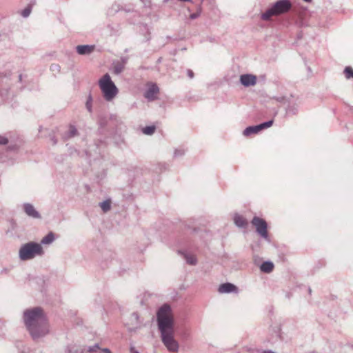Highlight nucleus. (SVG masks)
<instances>
[{
    "mask_svg": "<svg viewBox=\"0 0 353 353\" xmlns=\"http://www.w3.org/2000/svg\"><path fill=\"white\" fill-rule=\"evenodd\" d=\"M188 77H189L190 79L193 78V77H194V73H193L192 70H188Z\"/></svg>",
    "mask_w": 353,
    "mask_h": 353,
    "instance_id": "36",
    "label": "nucleus"
},
{
    "mask_svg": "<svg viewBox=\"0 0 353 353\" xmlns=\"http://www.w3.org/2000/svg\"><path fill=\"white\" fill-rule=\"evenodd\" d=\"M140 31H141L143 32V34H144V36H145V39H144L143 41H150V29L148 27V26L145 25V24L141 25L140 26Z\"/></svg>",
    "mask_w": 353,
    "mask_h": 353,
    "instance_id": "23",
    "label": "nucleus"
},
{
    "mask_svg": "<svg viewBox=\"0 0 353 353\" xmlns=\"http://www.w3.org/2000/svg\"><path fill=\"white\" fill-rule=\"evenodd\" d=\"M157 321L161 335L174 333V319L170 305H162L157 312Z\"/></svg>",
    "mask_w": 353,
    "mask_h": 353,
    "instance_id": "2",
    "label": "nucleus"
},
{
    "mask_svg": "<svg viewBox=\"0 0 353 353\" xmlns=\"http://www.w3.org/2000/svg\"><path fill=\"white\" fill-rule=\"evenodd\" d=\"M19 81H21V79H22V75L21 74L19 75Z\"/></svg>",
    "mask_w": 353,
    "mask_h": 353,
    "instance_id": "44",
    "label": "nucleus"
},
{
    "mask_svg": "<svg viewBox=\"0 0 353 353\" xmlns=\"http://www.w3.org/2000/svg\"><path fill=\"white\" fill-rule=\"evenodd\" d=\"M99 86L103 99L108 102L113 101L119 94V89L106 73L99 80Z\"/></svg>",
    "mask_w": 353,
    "mask_h": 353,
    "instance_id": "3",
    "label": "nucleus"
},
{
    "mask_svg": "<svg viewBox=\"0 0 353 353\" xmlns=\"http://www.w3.org/2000/svg\"><path fill=\"white\" fill-rule=\"evenodd\" d=\"M343 73L347 79L353 78V69L350 66H347L343 70Z\"/></svg>",
    "mask_w": 353,
    "mask_h": 353,
    "instance_id": "26",
    "label": "nucleus"
},
{
    "mask_svg": "<svg viewBox=\"0 0 353 353\" xmlns=\"http://www.w3.org/2000/svg\"><path fill=\"white\" fill-rule=\"evenodd\" d=\"M127 61H128V59L126 57H122L119 62L120 63H124V66H125L126 63H127Z\"/></svg>",
    "mask_w": 353,
    "mask_h": 353,
    "instance_id": "38",
    "label": "nucleus"
},
{
    "mask_svg": "<svg viewBox=\"0 0 353 353\" xmlns=\"http://www.w3.org/2000/svg\"><path fill=\"white\" fill-rule=\"evenodd\" d=\"M94 353H102L101 350H99L98 352H94Z\"/></svg>",
    "mask_w": 353,
    "mask_h": 353,
    "instance_id": "47",
    "label": "nucleus"
},
{
    "mask_svg": "<svg viewBox=\"0 0 353 353\" xmlns=\"http://www.w3.org/2000/svg\"><path fill=\"white\" fill-rule=\"evenodd\" d=\"M23 210L26 214L31 218L37 219H41L40 213L35 209L34 206L30 203H23Z\"/></svg>",
    "mask_w": 353,
    "mask_h": 353,
    "instance_id": "9",
    "label": "nucleus"
},
{
    "mask_svg": "<svg viewBox=\"0 0 353 353\" xmlns=\"http://www.w3.org/2000/svg\"><path fill=\"white\" fill-rule=\"evenodd\" d=\"M308 291H309V293H310V294H311V292H312V290H311V288H308Z\"/></svg>",
    "mask_w": 353,
    "mask_h": 353,
    "instance_id": "45",
    "label": "nucleus"
},
{
    "mask_svg": "<svg viewBox=\"0 0 353 353\" xmlns=\"http://www.w3.org/2000/svg\"><path fill=\"white\" fill-rule=\"evenodd\" d=\"M132 315L134 316L137 319L139 318L138 314L136 312H134Z\"/></svg>",
    "mask_w": 353,
    "mask_h": 353,
    "instance_id": "43",
    "label": "nucleus"
},
{
    "mask_svg": "<svg viewBox=\"0 0 353 353\" xmlns=\"http://www.w3.org/2000/svg\"><path fill=\"white\" fill-rule=\"evenodd\" d=\"M278 101L280 102H283L285 103L286 102H288V105L286 108V113L288 114H296L299 112V105L296 103H290V101L289 99H286L285 97H282L281 99H278Z\"/></svg>",
    "mask_w": 353,
    "mask_h": 353,
    "instance_id": "12",
    "label": "nucleus"
},
{
    "mask_svg": "<svg viewBox=\"0 0 353 353\" xmlns=\"http://www.w3.org/2000/svg\"><path fill=\"white\" fill-rule=\"evenodd\" d=\"M105 122H106V121L103 120V119H100L99 121L101 127H103L105 125Z\"/></svg>",
    "mask_w": 353,
    "mask_h": 353,
    "instance_id": "37",
    "label": "nucleus"
},
{
    "mask_svg": "<svg viewBox=\"0 0 353 353\" xmlns=\"http://www.w3.org/2000/svg\"><path fill=\"white\" fill-rule=\"evenodd\" d=\"M101 349L99 344L95 343L94 345L90 346V353H94V352H98Z\"/></svg>",
    "mask_w": 353,
    "mask_h": 353,
    "instance_id": "30",
    "label": "nucleus"
},
{
    "mask_svg": "<svg viewBox=\"0 0 353 353\" xmlns=\"http://www.w3.org/2000/svg\"><path fill=\"white\" fill-rule=\"evenodd\" d=\"M159 89L158 86L153 83L145 92L144 97L149 101H153L155 99V95L159 92Z\"/></svg>",
    "mask_w": 353,
    "mask_h": 353,
    "instance_id": "14",
    "label": "nucleus"
},
{
    "mask_svg": "<svg viewBox=\"0 0 353 353\" xmlns=\"http://www.w3.org/2000/svg\"><path fill=\"white\" fill-rule=\"evenodd\" d=\"M273 123V121L272 120H270V121H265V122H263L261 124H259V128H260V130H263V129H265V128H268L269 127H270Z\"/></svg>",
    "mask_w": 353,
    "mask_h": 353,
    "instance_id": "29",
    "label": "nucleus"
},
{
    "mask_svg": "<svg viewBox=\"0 0 353 353\" xmlns=\"http://www.w3.org/2000/svg\"><path fill=\"white\" fill-rule=\"evenodd\" d=\"M77 134L78 132L77 128L74 125H70L69 126V129L63 134V139L64 140H67L70 138L74 137Z\"/></svg>",
    "mask_w": 353,
    "mask_h": 353,
    "instance_id": "16",
    "label": "nucleus"
},
{
    "mask_svg": "<svg viewBox=\"0 0 353 353\" xmlns=\"http://www.w3.org/2000/svg\"><path fill=\"white\" fill-rule=\"evenodd\" d=\"M50 70L53 72L54 71H57V72H59L60 71V66L58 65V64H52L51 66H50Z\"/></svg>",
    "mask_w": 353,
    "mask_h": 353,
    "instance_id": "31",
    "label": "nucleus"
},
{
    "mask_svg": "<svg viewBox=\"0 0 353 353\" xmlns=\"http://www.w3.org/2000/svg\"><path fill=\"white\" fill-rule=\"evenodd\" d=\"M219 292L220 293H235L237 294L239 292L238 288L233 283H225L221 284L219 287Z\"/></svg>",
    "mask_w": 353,
    "mask_h": 353,
    "instance_id": "11",
    "label": "nucleus"
},
{
    "mask_svg": "<svg viewBox=\"0 0 353 353\" xmlns=\"http://www.w3.org/2000/svg\"><path fill=\"white\" fill-rule=\"evenodd\" d=\"M19 353H35L33 350H30L29 347H26L23 350L20 351Z\"/></svg>",
    "mask_w": 353,
    "mask_h": 353,
    "instance_id": "33",
    "label": "nucleus"
},
{
    "mask_svg": "<svg viewBox=\"0 0 353 353\" xmlns=\"http://www.w3.org/2000/svg\"><path fill=\"white\" fill-rule=\"evenodd\" d=\"M65 353H88V347L85 345L74 344L68 346Z\"/></svg>",
    "mask_w": 353,
    "mask_h": 353,
    "instance_id": "13",
    "label": "nucleus"
},
{
    "mask_svg": "<svg viewBox=\"0 0 353 353\" xmlns=\"http://www.w3.org/2000/svg\"><path fill=\"white\" fill-rule=\"evenodd\" d=\"M174 333H168L161 335V340L168 350L172 352H176L179 350V344L174 339Z\"/></svg>",
    "mask_w": 353,
    "mask_h": 353,
    "instance_id": "8",
    "label": "nucleus"
},
{
    "mask_svg": "<svg viewBox=\"0 0 353 353\" xmlns=\"http://www.w3.org/2000/svg\"><path fill=\"white\" fill-rule=\"evenodd\" d=\"M77 52L79 54H88V45L77 46L76 47Z\"/></svg>",
    "mask_w": 353,
    "mask_h": 353,
    "instance_id": "24",
    "label": "nucleus"
},
{
    "mask_svg": "<svg viewBox=\"0 0 353 353\" xmlns=\"http://www.w3.org/2000/svg\"><path fill=\"white\" fill-rule=\"evenodd\" d=\"M100 350L102 352V353H112L110 350L108 348H101Z\"/></svg>",
    "mask_w": 353,
    "mask_h": 353,
    "instance_id": "35",
    "label": "nucleus"
},
{
    "mask_svg": "<svg viewBox=\"0 0 353 353\" xmlns=\"http://www.w3.org/2000/svg\"><path fill=\"white\" fill-rule=\"evenodd\" d=\"M185 228H188V230H192V232L196 231V228H192V227L190 225H185Z\"/></svg>",
    "mask_w": 353,
    "mask_h": 353,
    "instance_id": "39",
    "label": "nucleus"
},
{
    "mask_svg": "<svg viewBox=\"0 0 353 353\" xmlns=\"http://www.w3.org/2000/svg\"><path fill=\"white\" fill-rule=\"evenodd\" d=\"M50 140L52 141V145H55L57 143V140L55 139L54 137L53 134H50Z\"/></svg>",
    "mask_w": 353,
    "mask_h": 353,
    "instance_id": "34",
    "label": "nucleus"
},
{
    "mask_svg": "<svg viewBox=\"0 0 353 353\" xmlns=\"http://www.w3.org/2000/svg\"><path fill=\"white\" fill-rule=\"evenodd\" d=\"M85 105L87 109H88V99H87L86 101L85 102Z\"/></svg>",
    "mask_w": 353,
    "mask_h": 353,
    "instance_id": "42",
    "label": "nucleus"
},
{
    "mask_svg": "<svg viewBox=\"0 0 353 353\" xmlns=\"http://www.w3.org/2000/svg\"><path fill=\"white\" fill-rule=\"evenodd\" d=\"M94 46L90 45V53L94 50Z\"/></svg>",
    "mask_w": 353,
    "mask_h": 353,
    "instance_id": "41",
    "label": "nucleus"
},
{
    "mask_svg": "<svg viewBox=\"0 0 353 353\" xmlns=\"http://www.w3.org/2000/svg\"><path fill=\"white\" fill-rule=\"evenodd\" d=\"M251 223L254 226H255L256 232L262 238L267 241H270L268 232V223L264 219L255 216L253 217Z\"/></svg>",
    "mask_w": 353,
    "mask_h": 353,
    "instance_id": "6",
    "label": "nucleus"
},
{
    "mask_svg": "<svg viewBox=\"0 0 353 353\" xmlns=\"http://www.w3.org/2000/svg\"><path fill=\"white\" fill-rule=\"evenodd\" d=\"M292 8L290 0H279L261 14V18L269 21L273 16H279L288 12Z\"/></svg>",
    "mask_w": 353,
    "mask_h": 353,
    "instance_id": "5",
    "label": "nucleus"
},
{
    "mask_svg": "<svg viewBox=\"0 0 353 353\" xmlns=\"http://www.w3.org/2000/svg\"><path fill=\"white\" fill-rule=\"evenodd\" d=\"M260 131H261V130H260V128H259V125H252V126L247 127L243 130V134L244 136H245V137H248V136H250L251 134H257Z\"/></svg>",
    "mask_w": 353,
    "mask_h": 353,
    "instance_id": "17",
    "label": "nucleus"
},
{
    "mask_svg": "<svg viewBox=\"0 0 353 353\" xmlns=\"http://www.w3.org/2000/svg\"><path fill=\"white\" fill-rule=\"evenodd\" d=\"M130 353H139L134 347H130Z\"/></svg>",
    "mask_w": 353,
    "mask_h": 353,
    "instance_id": "40",
    "label": "nucleus"
},
{
    "mask_svg": "<svg viewBox=\"0 0 353 353\" xmlns=\"http://www.w3.org/2000/svg\"><path fill=\"white\" fill-rule=\"evenodd\" d=\"M303 1H305V2H307V3L312 1V0H303Z\"/></svg>",
    "mask_w": 353,
    "mask_h": 353,
    "instance_id": "46",
    "label": "nucleus"
},
{
    "mask_svg": "<svg viewBox=\"0 0 353 353\" xmlns=\"http://www.w3.org/2000/svg\"><path fill=\"white\" fill-rule=\"evenodd\" d=\"M54 241V234L52 232H50L41 241V245H49Z\"/></svg>",
    "mask_w": 353,
    "mask_h": 353,
    "instance_id": "21",
    "label": "nucleus"
},
{
    "mask_svg": "<svg viewBox=\"0 0 353 353\" xmlns=\"http://www.w3.org/2000/svg\"><path fill=\"white\" fill-rule=\"evenodd\" d=\"M22 319L24 325L33 341H37L49 334V323L41 307H34L25 310Z\"/></svg>",
    "mask_w": 353,
    "mask_h": 353,
    "instance_id": "1",
    "label": "nucleus"
},
{
    "mask_svg": "<svg viewBox=\"0 0 353 353\" xmlns=\"http://www.w3.org/2000/svg\"><path fill=\"white\" fill-rule=\"evenodd\" d=\"M31 11H32V6L31 5H28L26 8H25L21 12V14L26 18L28 17L30 13H31Z\"/></svg>",
    "mask_w": 353,
    "mask_h": 353,
    "instance_id": "27",
    "label": "nucleus"
},
{
    "mask_svg": "<svg viewBox=\"0 0 353 353\" xmlns=\"http://www.w3.org/2000/svg\"><path fill=\"white\" fill-rule=\"evenodd\" d=\"M179 252L183 255V256L186 261V263L188 264L191 265H196L197 259L195 256L183 252L181 251H179Z\"/></svg>",
    "mask_w": 353,
    "mask_h": 353,
    "instance_id": "19",
    "label": "nucleus"
},
{
    "mask_svg": "<svg viewBox=\"0 0 353 353\" xmlns=\"http://www.w3.org/2000/svg\"><path fill=\"white\" fill-rule=\"evenodd\" d=\"M156 128L154 125L146 126L143 128L142 132L147 135H152L154 133Z\"/></svg>",
    "mask_w": 353,
    "mask_h": 353,
    "instance_id": "25",
    "label": "nucleus"
},
{
    "mask_svg": "<svg viewBox=\"0 0 353 353\" xmlns=\"http://www.w3.org/2000/svg\"><path fill=\"white\" fill-rule=\"evenodd\" d=\"M256 77L251 74H245L240 76V82L245 87L253 86L256 84Z\"/></svg>",
    "mask_w": 353,
    "mask_h": 353,
    "instance_id": "10",
    "label": "nucleus"
},
{
    "mask_svg": "<svg viewBox=\"0 0 353 353\" xmlns=\"http://www.w3.org/2000/svg\"><path fill=\"white\" fill-rule=\"evenodd\" d=\"M201 14V6H199L198 9H197V11L196 12H194V13H192L190 15V18L191 19H197L199 17H200Z\"/></svg>",
    "mask_w": 353,
    "mask_h": 353,
    "instance_id": "28",
    "label": "nucleus"
},
{
    "mask_svg": "<svg viewBox=\"0 0 353 353\" xmlns=\"http://www.w3.org/2000/svg\"><path fill=\"white\" fill-rule=\"evenodd\" d=\"M186 151L184 149L179 148L175 150L174 154H183Z\"/></svg>",
    "mask_w": 353,
    "mask_h": 353,
    "instance_id": "32",
    "label": "nucleus"
},
{
    "mask_svg": "<svg viewBox=\"0 0 353 353\" xmlns=\"http://www.w3.org/2000/svg\"><path fill=\"white\" fill-rule=\"evenodd\" d=\"M234 222L237 227L241 228H245L248 225L246 219L238 214L234 215Z\"/></svg>",
    "mask_w": 353,
    "mask_h": 353,
    "instance_id": "15",
    "label": "nucleus"
},
{
    "mask_svg": "<svg viewBox=\"0 0 353 353\" xmlns=\"http://www.w3.org/2000/svg\"><path fill=\"white\" fill-rule=\"evenodd\" d=\"M111 203L112 202L110 199L99 203V206L101 207L103 212H107L111 209Z\"/></svg>",
    "mask_w": 353,
    "mask_h": 353,
    "instance_id": "22",
    "label": "nucleus"
},
{
    "mask_svg": "<svg viewBox=\"0 0 353 353\" xmlns=\"http://www.w3.org/2000/svg\"><path fill=\"white\" fill-rule=\"evenodd\" d=\"M12 142L13 141L11 136L0 134V145H6L8 144L10 151H17L23 144V141L20 138L17 139L16 143L13 144Z\"/></svg>",
    "mask_w": 353,
    "mask_h": 353,
    "instance_id": "7",
    "label": "nucleus"
},
{
    "mask_svg": "<svg viewBox=\"0 0 353 353\" xmlns=\"http://www.w3.org/2000/svg\"><path fill=\"white\" fill-rule=\"evenodd\" d=\"M273 269L274 263L270 261L263 262L260 266L261 271L265 273H270Z\"/></svg>",
    "mask_w": 353,
    "mask_h": 353,
    "instance_id": "18",
    "label": "nucleus"
},
{
    "mask_svg": "<svg viewBox=\"0 0 353 353\" xmlns=\"http://www.w3.org/2000/svg\"><path fill=\"white\" fill-rule=\"evenodd\" d=\"M113 72L116 74H121L124 70V63H120L119 61H114L112 63Z\"/></svg>",
    "mask_w": 353,
    "mask_h": 353,
    "instance_id": "20",
    "label": "nucleus"
},
{
    "mask_svg": "<svg viewBox=\"0 0 353 353\" xmlns=\"http://www.w3.org/2000/svg\"><path fill=\"white\" fill-rule=\"evenodd\" d=\"M43 254L41 245L34 241L23 244L19 250V256L21 261L31 260L37 256H43Z\"/></svg>",
    "mask_w": 353,
    "mask_h": 353,
    "instance_id": "4",
    "label": "nucleus"
}]
</instances>
